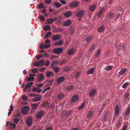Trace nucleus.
Masks as SVG:
<instances>
[{
    "instance_id": "obj_1",
    "label": "nucleus",
    "mask_w": 130,
    "mask_h": 130,
    "mask_svg": "<svg viewBox=\"0 0 130 130\" xmlns=\"http://www.w3.org/2000/svg\"><path fill=\"white\" fill-rule=\"evenodd\" d=\"M63 51L62 47H57L53 49V52L56 54H59L61 53Z\"/></svg>"
},
{
    "instance_id": "obj_2",
    "label": "nucleus",
    "mask_w": 130,
    "mask_h": 130,
    "mask_svg": "<svg viewBox=\"0 0 130 130\" xmlns=\"http://www.w3.org/2000/svg\"><path fill=\"white\" fill-rule=\"evenodd\" d=\"M79 96L76 95L74 94L72 97L71 99L72 103H75L78 102L79 100Z\"/></svg>"
},
{
    "instance_id": "obj_3",
    "label": "nucleus",
    "mask_w": 130,
    "mask_h": 130,
    "mask_svg": "<svg viewBox=\"0 0 130 130\" xmlns=\"http://www.w3.org/2000/svg\"><path fill=\"white\" fill-rule=\"evenodd\" d=\"M44 114V111L42 110L38 111L36 115L37 118H39L43 116Z\"/></svg>"
},
{
    "instance_id": "obj_4",
    "label": "nucleus",
    "mask_w": 130,
    "mask_h": 130,
    "mask_svg": "<svg viewBox=\"0 0 130 130\" xmlns=\"http://www.w3.org/2000/svg\"><path fill=\"white\" fill-rule=\"evenodd\" d=\"M65 79L64 77L63 76H61L58 77L57 80V83L59 84L63 82Z\"/></svg>"
},
{
    "instance_id": "obj_5",
    "label": "nucleus",
    "mask_w": 130,
    "mask_h": 130,
    "mask_svg": "<svg viewBox=\"0 0 130 130\" xmlns=\"http://www.w3.org/2000/svg\"><path fill=\"white\" fill-rule=\"evenodd\" d=\"M33 83L32 82H30L27 84L25 86L24 88V91L26 92L27 91V89L29 88H31V86L33 84Z\"/></svg>"
},
{
    "instance_id": "obj_6",
    "label": "nucleus",
    "mask_w": 130,
    "mask_h": 130,
    "mask_svg": "<svg viewBox=\"0 0 130 130\" xmlns=\"http://www.w3.org/2000/svg\"><path fill=\"white\" fill-rule=\"evenodd\" d=\"M72 13L71 11H68L65 12L64 14V15L65 17L69 18L72 16Z\"/></svg>"
},
{
    "instance_id": "obj_7",
    "label": "nucleus",
    "mask_w": 130,
    "mask_h": 130,
    "mask_svg": "<svg viewBox=\"0 0 130 130\" xmlns=\"http://www.w3.org/2000/svg\"><path fill=\"white\" fill-rule=\"evenodd\" d=\"M57 20V18H50L48 19L47 20V22L48 24H51L53 23L54 22Z\"/></svg>"
},
{
    "instance_id": "obj_8",
    "label": "nucleus",
    "mask_w": 130,
    "mask_h": 130,
    "mask_svg": "<svg viewBox=\"0 0 130 130\" xmlns=\"http://www.w3.org/2000/svg\"><path fill=\"white\" fill-rule=\"evenodd\" d=\"M84 14V11L83 10L79 11L76 14V15L78 17L82 18Z\"/></svg>"
},
{
    "instance_id": "obj_9",
    "label": "nucleus",
    "mask_w": 130,
    "mask_h": 130,
    "mask_svg": "<svg viewBox=\"0 0 130 130\" xmlns=\"http://www.w3.org/2000/svg\"><path fill=\"white\" fill-rule=\"evenodd\" d=\"M75 50L73 48L70 49L67 51L68 54L69 55L73 54L75 52Z\"/></svg>"
},
{
    "instance_id": "obj_10",
    "label": "nucleus",
    "mask_w": 130,
    "mask_h": 130,
    "mask_svg": "<svg viewBox=\"0 0 130 130\" xmlns=\"http://www.w3.org/2000/svg\"><path fill=\"white\" fill-rule=\"evenodd\" d=\"M42 90V89L38 88L37 87H34L32 89V91L33 92L39 93H40Z\"/></svg>"
},
{
    "instance_id": "obj_11",
    "label": "nucleus",
    "mask_w": 130,
    "mask_h": 130,
    "mask_svg": "<svg viewBox=\"0 0 130 130\" xmlns=\"http://www.w3.org/2000/svg\"><path fill=\"white\" fill-rule=\"evenodd\" d=\"M26 123L27 125L29 126L32 124V120L31 118H29L26 121Z\"/></svg>"
},
{
    "instance_id": "obj_12",
    "label": "nucleus",
    "mask_w": 130,
    "mask_h": 130,
    "mask_svg": "<svg viewBox=\"0 0 130 130\" xmlns=\"http://www.w3.org/2000/svg\"><path fill=\"white\" fill-rule=\"evenodd\" d=\"M61 36L59 35H55L53 37V39L54 41H56L59 40L61 38Z\"/></svg>"
},
{
    "instance_id": "obj_13",
    "label": "nucleus",
    "mask_w": 130,
    "mask_h": 130,
    "mask_svg": "<svg viewBox=\"0 0 130 130\" xmlns=\"http://www.w3.org/2000/svg\"><path fill=\"white\" fill-rule=\"evenodd\" d=\"M72 23V22L69 20H67L64 22L63 24L64 26H68L70 25Z\"/></svg>"
},
{
    "instance_id": "obj_14",
    "label": "nucleus",
    "mask_w": 130,
    "mask_h": 130,
    "mask_svg": "<svg viewBox=\"0 0 130 130\" xmlns=\"http://www.w3.org/2000/svg\"><path fill=\"white\" fill-rule=\"evenodd\" d=\"M127 70L126 68H124L121 70L119 72V75H122L124 74L125 72Z\"/></svg>"
},
{
    "instance_id": "obj_15",
    "label": "nucleus",
    "mask_w": 130,
    "mask_h": 130,
    "mask_svg": "<svg viewBox=\"0 0 130 130\" xmlns=\"http://www.w3.org/2000/svg\"><path fill=\"white\" fill-rule=\"evenodd\" d=\"M96 90L95 89L92 90L90 91L89 94V95L91 97H92L95 93Z\"/></svg>"
},
{
    "instance_id": "obj_16",
    "label": "nucleus",
    "mask_w": 130,
    "mask_h": 130,
    "mask_svg": "<svg viewBox=\"0 0 130 130\" xmlns=\"http://www.w3.org/2000/svg\"><path fill=\"white\" fill-rule=\"evenodd\" d=\"M78 5V3L76 2H74L70 4V6L74 8L77 7Z\"/></svg>"
},
{
    "instance_id": "obj_17",
    "label": "nucleus",
    "mask_w": 130,
    "mask_h": 130,
    "mask_svg": "<svg viewBox=\"0 0 130 130\" xmlns=\"http://www.w3.org/2000/svg\"><path fill=\"white\" fill-rule=\"evenodd\" d=\"M43 79V75L42 73H41L39 76L38 81L39 82H41L42 81Z\"/></svg>"
},
{
    "instance_id": "obj_18",
    "label": "nucleus",
    "mask_w": 130,
    "mask_h": 130,
    "mask_svg": "<svg viewBox=\"0 0 130 130\" xmlns=\"http://www.w3.org/2000/svg\"><path fill=\"white\" fill-rule=\"evenodd\" d=\"M46 76L48 77H52L53 76V73L52 72H48L46 73Z\"/></svg>"
},
{
    "instance_id": "obj_19",
    "label": "nucleus",
    "mask_w": 130,
    "mask_h": 130,
    "mask_svg": "<svg viewBox=\"0 0 130 130\" xmlns=\"http://www.w3.org/2000/svg\"><path fill=\"white\" fill-rule=\"evenodd\" d=\"M119 106L118 105H116L115 107V115L116 116L118 115L119 113Z\"/></svg>"
},
{
    "instance_id": "obj_20",
    "label": "nucleus",
    "mask_w": 130,
    "mask_h": 130,
    "mask_svg": "<svg viewBox=\"0 0 130 130\" xmlns=\"http://www.w3.org/2000/svg\"><path fill=\"white\" fill-rule=\"evenodd\" d=\"M64 94L63 93L61 92L59 93L57 96V98L59 100H60L63 98L64 96Z\"/></svg>"
},
{
    "instance_id": "obj_21",
    "label": "nucleus",
    "mask_w": 130,
    "mask_h": 130,
    "mask_svg": "<svg viewBox=\"0 0 130 130\" xmlns=\"http://www.w3.org/2000/svg\"><path fill=\"white\" fill-rule=\"evenodd\" d=\"M42 97L39 95L37 97L34 98L33 100V101L34 102H36L40 101Z\"/></svg>"
},
{
    "instance_id": "obj_22",
    "label": "nucleus",
    "mask_w": 130,
    "mask_h": 130,
    "mask_svg": "<svg viewBox=\"0 0 130 130\" xmlns=\"http://www.w3.org/2000/svg\"><path fill=\"white\" fill-rule=\"evenodd\" d=\"M63 43V41L62 40H60L54 43L55 45H61Z\"/></svg>"
},
{
    "instance_id": "obj_23",
    "label": "nucleus",
    "mask_w": 130,
    "mask_h": 130,
    "mask_svg": "<svg viewBox=\"0 0 130 130\" xmlns=\"http://www.w3.org/2000/svg\"><path fill=\"white\" fill-rule=\"evenodd\" d=\"M104 26H102L98 28V31L99 32H102L104 31Z\"/></svg>"
},
{
    "instance_id": "obj_24",
    "label": "nucleus",
    "mask_w": 130,
    "mask_h": 130,
    "mask_svg": "<svg viewBox=\"0 0 130 130\" xmlns=\"http://www.w3.org/2000/svg\"><path fill=\"white\" fill-rule=\"evenodd\" d=\"M10 109L8 114V116H9L11 113L12 112L13 110V107L12 104H11L10 107Z\"/></svg>"
},
{
    "instance_id": "obj_25",
    "label": "nucleus",
    "mask_w": 130,
    "mask_h": 130,
    "mask_svg": "<svg viewBox=\"0 0 130 130\" xmlns=\"http://www.w3.org/2000/svg\"><path fill=\"white\" fill-rule=\"evenodd\" d=\"M96 8L95 5H91L89 7V9L91 11H94Z\"/></svg>"
},
{
    "instance_id": "obj_26",
    "label": "nucleus",
    "mask_w": 130,
    "mask_h": 130,
    "mask_svg": "<svg viewBox=\"0 0 130 130\" xmlns=\"http://www.w3.org/2000/svg\"><path fill=\"white\" fill-rule=\"evenodd\" d=\"M94 68H92L90 69L88 71V73L89 74H93L94 72Z\"/></svg>"
},
{
    "instance_id": "obj_27",
    "label": "nucleus",
    "mask_w": 130,
    "mask_h": 130,
    "mask_svg": "<svg viewBox=\"0 0 130 130\" xmlns=\"http://www.w3.org/2000/svg\"><path fill=\"white\" fill-rule=\"evenodd\" d=\"M74 87V86H73L69 85L66 88V89L67 91H70L73 89Z\"/></svg>"
},
{
    "instance_id": "obj_28",
    "label": "nucleus",
    "mask_w": 130,
    "mask_h": 130,
    "mask_svg": "<svg viewBox=\"0 0 130 130\" xmlns=\"http://www.w3.org/2000/svg\"><path fill=\"white\" fill-rule=\"evenodd\" d=\"M50 26L49 25L45 26L44 28V30L46 31L50 30Z\"/></svg>"
},
{
    "instance_id": "obj_29",
    "label": "nucleus",
    "mask_w": 130,
    "mask_h": 130,
    "mask_svg": "<svg viewBox=\"0 0 130 130\" xmlns=\"http://www.w3.org/2000/svg\"><path fill=\"white\" fill-rule=\"evenodd\" d=\"M38 105V104L37 103H35L32 105L31 107L32 109L36 110L37 108Z\"/></svg>"
},
{
    "instance_id": "obj_30",
    "label": "nucleus",
    "mask_w": 130,
    "mask_h": 130,
    "mask_svg": "<svg viewBox=\"0 0 130 130\" xmlns=\"http://www.w3.org/2000/svg\"><path fill=\"white\" fill-rule=\"evenodd\" d=\"M53 69L54 70L56 73L57 72L59 71V68L56 67H52Z\"/></svg>"
},
{
    "instance_id": "obj_31",
    "label": "nucleus",
    "mask_w": 130,
    "mask_h": 130,
    "mask_svg": "<svg viewBox=\"0 0 130 130\" xmlns=\"http://www.w3.org/2000/svg\"><path fill=\"white\" fill-rule=\"evenodd\" d=\"M58 62L57 61H54L52 62L51 65V67H55L54 65L58 64Z\"/></svg>"
},
{
    "instance_id": "obj_32",
    "label": "nucleus",
    "mask_w": 130,
    "mask_h": 130,
    "mask_svg": "<svg viewBox=\"0 0 130 130\" xmlns=\"http://www.w3.org/2000/svg\"><path fill=\"white\" fill-rule=\"evenodd\" d=\"M92 112L91 111H89L87 116V118H89L92 116Z\"/></svg>"
},
{
    "instance_id": "obj_33",
    "label": "nucleus",
    "mask_w": 130,
    "mask_h": 130,
    "mask_svg": "<svg viewBox=\"0 0 130 130\" xmlns=\"http://www.w3.org/2000/svg\"><path fill=\"white\" fill-rule=\"evenodd\" d=\"M54 5L57 7H59L61 6V4L58 2L54 3Z\"/></svg>"
},
{
    "instance_id": "obj_34",
    "label": "nucleus",
    "mask_w": 130,
    "mask_h": 130,
    "mask_svg": "<svg viewBox=\"0 0 130 130\" xmlns=\"http://www.w3.org/2000/svg\"><path fill=\"white\" fill-rule=\"evenodd\" d=\"M70 68L67 66L63 67V70L64 71H68L70 70Z\"/></svg>"
},
{
    "instance_id": "obj_35",
    "label": "nucleus",
    "mask_w": 130,
    "mask_h": 130,
    "mask_svg": "<svg viewBox=\"0 0 130 130\" xmlns=\"http://www.w3.org/2000/svg\"><path fill=\"white\" fill-rule=\"evenodd\" d=\"M124 48V44H120L119 45V47H118V49L119 50H123Z\"/></svg>"
},
{
    "instance_id": "obj_36",
    "label": "nucleus",
    "mask_w": 130,
    "mask_h": 130,
    "mask_svg": "<svg viewBox=\"0 0 130 130\" xmlns=\"http://www.w3.org/2000/svg\"><path fill=\"white\" fill-rule=\"evenodd\" d=\"M47 83L48 84L46 86H48L50 85H51L53 84V81L52 80H48L47 81Z\"/></svg>"
},
{
    "instance_id": "obj_37",
    "label": "nucleus",
    "mask_w": 130,
    "mask_h": 130,
    "mask_svg": "<svg viewBox=\"0 0 130 130\" xmlns=\"http://www.w3.org/2000/svg\"><path fill=\"white\" fill-rule=\"evenodd\" d=\"M130 112V107H129L127 110H126L125 113V115L126 116H128L129 114V113Z\"/></svg>"
},
{
    "instance_id": "obj_38",
    "label": "nucleus",
    "mask_w": 130,
    "mask_h": 130,
    "mask_svg": "<svg viewBox=\"0 0 130 130\" xmlns=\"http://www.w3.org/2000/svg\"><path fill=\"white\" fill-rule=\"evenodd\" d=\"M103 12V9H101L98 13L97 14V16L99 17H100L101 16V15L102 14Z\"/></svg>"
},
{
    "instance_id": "obj_39",
    "label": "nucleus",
    "mask_w": 130,
    "mask_h": 130,
    "mask_svg": "<svg viewBox=\"0 0 130 130\" xmlns=\"http://www.w3.org/2000/svg\"><path fill=\"white\" fill-rule=\"evenodd\" d=\"M113 67V66H108L107 67H106V70L107 71H110L112 69Z\"/></svg>"
},
{
    "instance_id": "obj_40",
    "label": "nucleus",
    "mask_w": 130,
    "mask_h": 130,
    "mask_svg": "<svg viewBox=\"0 0 130 130\" xmlns=\"http://www.w3.org/2000/svg\"><path fill=\"white\" fill-rule=\"evenodd\" d=\"M13 120L14 122L16 124H17L20 120V119L17 118H13Z\"/></svg>"
},
{
    "instance_id": "obj_41",
    "label": "nucleus",
    "mask_w": 130,
    "mask_h": 130,
    "mask_svg": "<svg viewBox=\"0 0 130 130\" xmlns=\"http://www.w3.org/2000/svg\"><path fill=\"white\" fill-rule=\"evenodd\" d=\"M43 105L48 107H50L49 105V103L47 102H46L44 103L43 104Z\"/></svg>"
},
{
    "instance_id": "obj_42",
    "label": "nucleus",
    "mask_w": 130,
    "mask_h": 130,
    "mask_svg": "<svg viewBox=\"0 0 130 130\" xmlns=\"http://www.w3.org/2000/svg\"><path fill=\"white\" fill-rule=\"evenodd\" d=\"M100 51H101V50L100 49H99L98 51L96 52V55H95V57H98L99 56L100 54Z\"/></svg>"
},
{
    "instance_id": "obj_43",
    "label": "nucleus",
    "mask_w": 130,
    "mask_h": 130,
    "mask_svg": "<svg viewBox=\"0 0 130 130\" xmlns=\"http://www.w3.org/2000/svg\"><path fill=\"white\" fill-rule=\"evenodd\" d=\"M129 84V83L128 82L125 83L122 85V87L123 88H125L126 87V86H127Z\"/></svg>"
},
{
    "instance_id": "obj_44",
    "label": "nucleus",
    "mask_w": 130,
    "mask_h": 130,
    "mask_svg": "<svg viewBox=\"0 0 130 130\" xmlns=\"http://www.w3.org/2000/svg\"><path fill=\"white\" fill-rule=\"evenodd\" d=\"M95 47V45L94 44H93L90 47V48L89 51V52H90L91 51H92L94 49V48Z\"/></svg>"
},
{
    "instance_id": "obj_45",
    "label": "nucleus",
    "mask_w": 130,
    "mask_h": 130,
    "mask_svg": "<svg viewBox=\"0 0 130 130\" xmlns=\"http://www.w3.org/2000/svg\"><path fill=\"white\" fill-rule=\"evenodd\" d=\"M92 40V38L91 37H89L87 38V42L89 43Z\"/></svg>"
},
{
    "instance_id": "obj_46",
    "label": "nucleus",
    "mask_w": 130,
    "mask_h": 130,
    "mask_svg": "<svg viewBox=\"0 0 130 130\" xmlns=\"http://www.w3.org/2000/svg\"><path fill=\"white\" fill-rule=\"evenodd\" d=\"M40 65L41 66H43L44 64V61L43 60H41L39 61Z\"/></svg>"
},
{
    "instance_id": "obj_47",
    "label": "nucleus",
    "mask_w": 130,
    "mask_h": 130,
    "mask_svg": "<svg viewBox=\"0 0 130 130\" xmlns=\"http://www.w3.org/2000/svg\"><path fill=\"white\" fill-rule=\"evenodd\" d=\"M85 104L84 103L83 104H82L81 106L79 107L78 108V109L79 110H80L82 109L83 108H84L85 106Z\"/></svg>"
},
{
    "instance_id": "obj_48",
    "label": "nucleus",
    "mask_w": 130,
    "mask_h": 130,
    "mask_svg": "<svg viewBox=\"0 0 130 130\" xmlns=\"http://www.w3.org/2000/svg\"><path fill=\"white\" fill-rule=\"evenodd\" d=\"M114 13H111L109 14L108 17L109 18H111L114 17Z\"/></svg>"
},
{
    "instance_id": "obj_49",
    "label": "nucleus",
    "mask_w": 130,
    "mask_h": 130,
    "mask_svg": "<svg viewBox=\"0 0 130 130\" xmlns=\"http://www.w3.org/2000/svg\"><path fill=\"white\" fill-rule=\"evenodd\" d=\"M72 112V111H67L66 113V115L67 116H68L71 114Z\"/></svg>"
},
{
    "instance_id": "obj_50",
    "label": "nucleus",
    "mask_w": 130,
    "mask_h": 130,
    "mask_svg": "<svg viewBox=\"0 0 130 130\" xmlns=\"http://www.w3.org/2000/svg\"><path fill=\"white\" fill-rule=\"evenodd\" d=\"M27 80L28 82L33 81L34 78L33 77H28L27 78Z\"/></svg>"
},
{
    "instance_id": "obj_51",
    "label": "nucleus",
    "mask_w": 130,
    "mask_h": 130,
    "mask_svg": "<svg viewBox=\"0 0 130 130\" xmlns=\"http://www.w3.org/2000/svg\"><path fill=\"white\" fill-rule=\"evenodd\" d=\"M109 115V113H106L105 115V116L104 117V119L105 120H106L108 118V115Z\"/></svg>"
},
{
    "instance_id": "obj_52",
    "label": "nucleus",
    "mask_w": 130,
    "mask_h": 130,
    "mask_svg": "<svg viewBox=\"0 0 130 130\" xmlns=\"http://www.w3.org/2000/svg\"><path fill=\"white\" fill-rule=\"evenodd\" d=\"M39 19L41 21H45V19L44 18L43 16L41 15L39 18Z\"/></svg>"
},
{
    "instance_id": "obj_53",
    "label": "nucleus",
    "mask_w": 130,
    "mask_h": 130,
    "mask_svg": "<svg viewBox=\"0 0 130 130\" xmlns=\"http://www.w3.org/2000/svg\"><path fill=\"white\" fill-rule=\"evenodd\" d=\"M51 34V32L50 31L48 32L46 34L45 36V38L47 39L48 38L49 36Z\"/></svg>"
},
{
    "instance_id": "obj_54",
    "label": "nucleus",
    "mask_w": 130,
    "mask_h": 130,
    "mask_svg": "<svg viewBox=\"0 0 130 130\" xmlns=\"http://www.w3.org/2000/svg\"><path fill=\"white\" fill-rule=\"evenodd\" d=\"M24 110H25L27 112L28 110L29 109V107L28 106H25L23 107V109Z\"/></svg>"
},
{
    "instance_id": "obj_55",
    "label": "nucleus",
    "mask_w": 130,
    "mask_h": 130,
    "mask_svg": "<svg viewBox=\"0 0 130 130\" xmlns=\"http://www.w3.org/2000/svg\"><path fill=\"white\" fill-rule=\"evenodd\" d=\"M50 63V62L49 60H46V61L45 64V66H48L49 65Z\"/></svg>"
},
{
    "instance_id": "obj_56",
    "label": "nucleus",
    "mask_w": 130,
    "mask_h": 130,
    "mask_svg": "<svg viewBox=\"0 0 130 130\" xmlns=\"http://www.w3.org/2000/svg\"><path fill=\"white\" fill-rule=\"evenodd\" d=\"M80 72H78L77 73L76 75H75V77L76 78H78L80 76Z\"/></svg>"
},
{
    "instance_id": "obj_57",
    "label": "nucleus",
    "mask_w": 130,
    "mask_h": 130,
    "mask_svg": "<svg viewBox=\"0 0 130 130\" xmlns=\"http://www.w3.org/2000/svg\"><path fill=\"white\" fill-rule=\"evenodd\" d=\"M37 68L34 69L32 70V72L33 73H37L38 71Z\"/></svg>"
},
{
    "instance_id": "obj_58",
    "label": "nucleus",
    "mask_w": 130,
    "mask_h": 130,
    "mask_svg": "<svg viewBox=\"0 0 130 130\" xmlns=\"http://www.w3.org/2000/svg\"><path fill=\"white\" fill-rule=\"evenodd\" d=\"M21 112L24 114L26 115L27 113V112L25 110H24L23 109H22L21 110Z\"/></svg>"
},
{
    "instance_id": "obj_59",
    "label": "nucleus",
    "mask_w": 130,
    "mask_h": 130,
    "mask_svg": "<svg viewBox=\"0 0 130 130\" xmlns=\"http://www.w3.org/2000/svg\"><path fill=\"white\" fill-rule=\"evenodd\" d=\"M50 47V45L49 44L46 43L45 45H44V48H49Z\"/></svg>"
},
{
    "instance_id": "obj_60",
    "label": "nucleus",
    "mask_w": 130,
    "mask_h": 130,
    "mask_svg": "<svg viewBox=\"0 0 130 130\" xmlns=\"http://www.w3.org/2000/svg\"><path fill=\"white\" fill-rule=\"evenodd\" d=\"M29 95L31 96H38L39 95L37 94L30 93Z\"/></svg>"
},
{
    "instance_id": "obj_61",
    "label": "nucleus",
    "mask_w": 130,
    "mask_h": 130,
    "mask_svg": "<svg viewBox=\"0 0 130 130\" xmlns=\"http://www.w3.org/2000/svg\"><path fill=\"white\" fill-rule=\"evenodd\" d=\"M28 99V98L25 95H23L22 96L23 99L25 101H26Z\"/></svg>"
},
{
    "instance_id": "obj_62",
    "label": "nucleus",
    "mask_w": 130,
    "mask_h": 130,
    "mask_svg": "<svg viewBox=\"0 0 130 130\" xmlns=\"http://www.w3.org/2000/svg\"><path fill=\"white\" fill-rule=\"evenodd\" d=\"M36 56L37 57L36 58V59L37 60H39L40 59V58H41L42 57L43 55L42 54H41L39 55L38 56Z\"/></svg>"
},
{
    "instance_id": "obj_63",
    "label": "nucleus",
    "mask_w": 130,
    "mask_h": 130,
    "mask_svg": "<svg viewBox=\"0 0 130 130\" xmlns=\"http://www.w3.org/2000/svg\"><path fill=\"white\" fill-rule=\"evenodd\" d=\"M60 2L63 4L65 5L66 4V2L63 0H60Z\"/></svg>"
},
{
    "instance_id": "obj_64",
    "label": "nucleus",
    "mask_w": 130,
    "mask_h": 130,
    "mask_svg": "<svg viewBox=\"0 0 130 130\" xmlns=\"http://www.w3.org/2000/svg\"><path fill=\"white\" fill-rule=\"evenodd\" d=\"M44 6L43 4V3H41L39 5V8H43Z\"/></svg>"
}]
</instances>
